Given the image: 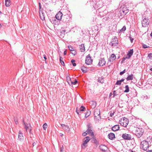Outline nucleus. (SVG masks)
Wrapping results in <instances>:
<instances>
[{"label": "nucleus", "mask_w": 152, "mask_h": 152, "mask_svg": "<svg viewBox=\"0 0 152 152\" xmlns=\"http://www.w3.org/2000/svg\"><path fill=\"white\" fill-rule=\"evenodd\" d=\"M39 16L41 19L42 20H45V14L44 12H41V13L39 12Z\"/></svg>", "instance_id": "nucleus-19"}, {"label": "nucleus", "mask_w": 152, "mask_h": 152, "mask_svg": "<svg viewBox=\"0 0 152 152\" xmlns=\"http://www.w3.org/2000/svg\"><path fill=\"white\" fill-rule=\"evenodd\" d=\"M123 120L124 121V122H127V123H128L129 122V120L128 118H124L123 119Z\"/></svg>", "instance_id": "nucleus-37"}, {"label": "nucleus", "mask_w": 152, "mask_h": 152, "mask_svg": "<svg viewBox=\"0 0 152 152\" xmlns=\"http://www.w3.org/2000/svg\"><path fill=\"white\" fill-rule=\"evenodd\" d=\"M150 70L152 71V67H151V68H150Z\"/></svg>", "instance_id": "nucleus-63"}, {"label": "nucleus", "mask_w": 152, "mask_h": 152, "mask_svg": "<svg viewBox=\"0 0 152 152\" xmlns=\"http://www.w3.org/2000/svg\"><path fill=\"white\" fill-rule=\"evenodd\" d=\"M118 44V41L117 38L116 37H114V38L112 39L111 42H110V44L113 47L114 46H115L117 45Z\"/></svg>", "instance_id": "nucleus-7"}, {"label": "nucleus", "mask_w": 152, "mask_h": 152, "mask_svg": "<svg viewBox=\"0 0 152 152\" xmlns=\"http://www.w3.org/2000/svg\"><path fill=\"white\" fill-rule=\"evenodd\" d=\"M85 61L86 64L87 65H89L92 63L93 60L91 58L90 54H88L86 57Z\"/></svg>", "instance_id": "nucleus-8"}, {"label": "nucleus", "mask_w": 152, "mask_h": 152, "mask_svg": "<svg viewBox=\"0 0 152 152\" xmlns=\"http://www.w3.org/2000/svg\"><path fill=\"white\" fill-rule=\"evenodd\" d=\"M91 129L92 128H88L86 132L88 134L89 133L91 134V135H92V136H93L94 135V134L93 132H92Z\"/></svg>", "instance_id": "nucleus-23"}, {"label": "nucleus", "mask_w": 152, "mask_h": 152, "mask_svg": "<svg viewBox=\"0 0 152 152\" xmlns=\"http://www.w3.org/2000/svg\"><path fill=\"white\" fill-rule=\"evenodd\" d=\"M123 12L124 14H125V15L127 13L128 11L127 10L126 11H122Z\"/></svg>", "instance_id": "nucleus-51"}, {"label": "nucleus", "mask_w": 152, "mask_h": 152, "mask_svg": "<svg viewBox=\"0 0 152 152\" xmlns=\"http://www.w3.org/2000/svg\"><path fill=\"white\" fill-rule=\"evenodd\" d=\"M113 97L114 98L115 96L117 95V94H116V91H114L113 92Z\"/></svg>", "instance_id": "nucleus-38"}, {"label": "nucleus", "mask_w": 152, "mask_h": 152, "mask_svg": "<svg viewBox=\"0 0 152 152\" xmlns=\"http://www.w3.org/2000/svg\"><path fill=\"white\" fill-rule=\"evenodd\" d=\"M114 113H115L114 112H113V113H112L111 112L110 113V116L112 117L113 116V115H114Z\"/></svg>", "instance_id": "nucleus-49"}, {"label": "nucleus", "mask_w": 152, "mask_h": 152, "mask_svg": "<svg viewBox=\"0 0 152 152\" xmlns=\"http://www.w3.org/2000/svg\"><path fill=\"white\" fill-rule=\"evenodd\" d=\"M76 51L75 50V49L71 51V53L74 56L76 54Z\"/></svg>", "instance_id": "nucleus-36"}, {"label": "nucleus", "mask_w": 152, "mask_h": 152, "mask_svg": "<svg viewBox=\"0 0 152 152\" xmlns=\"http://www.w3.org/2000/svg\"><path fill=\"white\" fill-rule=\"evenodd\" d=\"M148 57L151 59H152V53H150L148 54Z\"/></svg>", "instance_id": "nucleus-41"}, {"label": "nucleus", "mask_w": 152, "mask_h": 152, "mask_svg": "<svg viewBox=\"0 0 152 152\" xmlns=\"http://www.w3.org/2000/svg\"><path fill=\"white\" fill-rule=\"evenodd\" d=\"M85 113V117L86 118H87L90 115V114H91V111L89 110H87V111Z\"/></svg>", "instance_id": "nucleus-27"}, {"label": "nucleus", "mask_w": 152, "mask_h": 152, "mask_svg": "<svg viewBox=\"0 0 152 152\" xmlns=\"http://www.w3.org/2000/svg\"><path fill=\"white\" fill-rule=\"evenodd\" d=\"M86 132H85L83 133L82 135L83 136H85L86 134H88L87 132L86 133Z\"/></svg>", "instance_id": "nucleus-48"}, {"label": "nucleus", "mask_w": 152, "mask_h": 152, "mask_svg": "<svg viewBox=\"0 0 152 152\" xmlns=\"http://www.w3.org/2000/svg\"><path fill=\"white\" fill-rule=\"evenodd\" d=\"M150 145H151L147 141L145 140L141 142L140 147L143 150L146 151L147 150Z\"/></svg>", "instance_id": "nucleus-2"}, {"label": "nucleus", "mask_w": 152, "mask_h": 152, "mask_svg": "<svg viewBox=\"0 0 152 152\" xmlns=\"http://www.w3.org/2000/svg\"><path fill=\"white\" fill-rule=\"evenodd\" d=\"M151 138L152 137H147L146 140H145V141H147V142H148L151 145V142H152Z\"/></svg>", "instance_id": "nucleus-25"}, {"label": "nucleus", "mask_w": 152, "mask_h": 152, "mask_svg": "<svg viewBox=\"0 0 152 152\" xmlns=\"http://www.w3.org/2000/svg\"><path fill=\"white\" fill-rule=\"evenodd\" d=\"M122 137L126 140H131V136L130 134L126 133L122 135Z\"/></svg>", "instance_id": "nucleus-10"}, {"label": "nucleus", "mask_w": 152, "mask_h": 152, "mask_svg": "<svg viewBox=\"0 0 152 152\" xmlns=\"http://www.w3.org/2000/svg\"><path fill=\"white\" fill-rule=\"evenodd\" d=\"M121 82L120 80H117L116 82L115 85H120L121 84Z\"/></svg>", "instance_id": "nucleus-39"}, {"label": "nucleus", "mask_w": 152, "mask_h": 152, "mask_svg": "<svg viewBox=\"0 0 152 152\" xmlns=\"http://www.w3.org/2000/svg\"><path fill=\"white\" fill-rule=\"evenodd\" d=\"M106 63V61L105 60L104 58H101L99 59L98 64L99 66H103L105 65Z\"/></svg>", "instance_id": "nucleus-11"}, {"label": "nucleus", "mask_w": 152, "mask_h": 152, "mask_svg": "<svg viewBox=\"0 0 152 152\" xmlns=\"http://www.w3.org/2000/svg\"><path fill=\"white\" fill-rule=\"evenodd\" d=\"M108 137L111 140H113L115 138V134L112 133L109 134L108 135Z\"/></svg>", "instance_id": "nucleus-18"}, {"label": "nucleus", "mask_w": 152, "mask_h": 152, "mask_svg": "<svg viewBox=\"0 0 152 152\" xmlns=\"http://www.w3.org/2000/svg\"><path fill=\"white\" fill-rule=\"evenodd\" d=\"M134 77V75L133 74H131L129 75L126 78V80L127 81L129 80H132L133 79Z\"/></svg>", "instance_id": "nucleus-22"}, {"label": "nucleus", "mask_w": 152, "mask_h": 152, "mask_svg": "<svg viewBox=\"0 0 152 152\" xmlns=\"http://www.w3.org/2000/svg\"><path fill=\"white\" fill-rule=\"evenodd\" d=\"M63 60V58H62L60 56V61L61 62V63L62 65L63 66H64L65 64Z\"/></svg>", "instance_id": "nucleus-29"}, {"label": "nucleus", "mask_w": 152, "mask_h": 152, "mask_svg": "<svg viewBox=\"0 0 152 152\" xmlns=\"http://www.w3.org/2000/svg\"><path fill=\"white\" fill-rule=\"evenodd\" d=\"M133 49H130V50L128 51L127 53L128 57H126V58L127 59L129 58L133 55Z\"/></svg>", "instance_id": "nucleus-16"}, {"label": "nucleus", "mask_w": 152, "mask_h": 152, "mask_svg": "<svg viewBox=\"0 0 152 152\" xmlns=\"http://www.w3.org/2000/svg\"><path fill=\"white\" fill-rule=\"evenodd\" d=\"M14 121H15V122L16 124H17V123H18V121H17V120H16L15 119L14 120Z\"/></svg>", "instance_id": "nucleus-57"}, {"label": "nucleus", "mask_w": 152, "mask_h": 152, "mask_svg": "<svg viewBox=\"0 0 152 152\" xmlns=\"http://www.w3.org/2000/svg\"><path fill=\"white\" fill-rule=\"evenodd\" d=\"M93 142L95 143L96 144V145H99V142H98V141H97V140H96V139H94L93 140Z\"/></svg>", "instance_id": "nucleus-33"}, {"label": "nucleus", "mask_w": 152, "mask_h": 152, "mask_svg": "<svg viewBox=\"0 0 152 152\" xmlns=\"http://www.w3.org/2000/svg\"><path fill=\"white\" fill-rule=\"evenodd\" d=\"M144 130L142 128H137L135 131V134L138 138H140L142 135Z\"/></svg>", "instance_id": "nucleus-3"}, {"label": "nucleus", "mask_w": 152, "mask_h": 152, "mask_svg": "<svg viewBox=\"0 0 152 152\" xmlns=\"http://www.w3.org/2000/svg\"><path fill=\"white\" fill-rule=\"evenodd\" d=\"M80 111L79 110V109H78L77 108L76 109V112L77 113V114L78 115H80Z\"/></svg>", "instance_id": "nucleus-46"}, {"label": "nucleus", "mask_w": 152, "mask_h": 152, "mask_svg": "<svg viewBox=\"0 0 152 152\" xmlns=\"http://www.w3.org/2000/svg\"><path fill=\"white\" fill-rule=\"evenodd\" d=\"M85 109V108L83 106H82L80 107V108L79 110L81 112L84 111Z\"/></svg>", "instance_id": "nucleus-30"}, {"label": "nucleus", "mask_w": 152, "mask_h": 152, "mask_svg": "<svg viewBox=\"0 0 152 152\" xmlns=\"http://www.w3.org/2000/svg\"><path fill=\"white\" fill-rule=\"evenodd\" d=\"M116 58V56L114 54H112L111 55V56L110 57L108 61L110 62H113Z\"/></svg>", "instance_id": "nucleus-15"}, {"label": "nucleus", "mask_w": 152, "mask_h": 152, "mask_svg": "<svg viewBox=\"0 0 152 152\" xmlns=\"http://www.w3.org/2000/svg\"><path fill=\"white\" fill-rule=\"evenodd\" d=\"M66 53H67L66 51V50H65V51H64V55H65L66 54Z\"/></svg>", "instance_id": "nucleus-56"}, {"label": "nucleus", "mask_w": 152, "mask_h": 152, "mask_svg": "<svg viewBox=\"0 0 152 152\" xmlns=\"http://www.w3.org/2000/svg\"><path fill=\"white\" fill-rule=\"evenodd\" d=\"M128 123H127V122H123V125L124 127H126Z\"/></svg>", "instance_id": "nucleus-44"}, {"label": "nucleus", "mask_w": 152, "mask_h": 152, "mask_svg": "<svg viewBox=\"0 0 152 152\" xmlns=\"http://www.w3.org/2000/svg\"><path fill=\"white\" fill-rule=\"evenodd\" d=\"M63 14L61 12L59 11L56 15V18L58 20H60L62 18Z\"/></svg>", "instance_id": "nucleus-12"}, {"label": "nucleus", "mask_w": 152, "mask_h": 152, "mask_svg": "<svg viewBox=\"0 0 152 152\" xmlns=\"http://www.w3.org/2000/svg\"><path fill=\"white\" fill-rule=\"evenodd\" d=\"M48 127V125L46 123L44 124L43 126V127L44 130H45Z\"/></svg>", "instance_id": "nucleus-34"}, {"label": "nucleus", "mask_w": 152, "mask_h": 152, "mask_svg": "<svg viewBox=\"0 0 152 152\" xmlns=\"http://www.w3.org/2000/svg\"><path fill=\"white\" fill-rule=\"evenodd\" d=\"M129 152H135V151H134L132 150H130L129 151Z\"/></svg>", "instance_id": "nucleus-59"}, {"label": "nucleus", "mask_w": 152, "mask_h": 152, "mask_svg": "<svg viewBox=\"0 0 152 152\" xmlns=\"http://www.w3.org/2000/svg\"><path fill=\"white\" fill-rule=\"evenodd\" d=\"M99 148L103 152H105L107 150V147L104 145H101L99 146Z\"/></svg>", "instance_id": "nucleus-13"}, {"label": "nucleus", "mask_w": 152, "mask_h": 152, "mask_svg": "<svg viewBox=\"0 0 152 152\" xmlns=\"http://www.w3.org/2000/svg\"><path fill=\"white\" fill-rule=\"evenodd\" d=\"M119 126L118 125H116L113 126L112 128V130L113 131H116L119 129Z\"/></svg>", "instance_id": "nucleus-17"}, {"label": "nucleus", "mask_w": 152, "mask_h": 152, "mask_svg": "<svg viewBox=\"0 0 152 152\" xmlns=\"http://www.w3.org/2000/svg\"><path fill=\"white\" fill-rule=\"evenodd\" d=\"M126 30V27L125 26H124L122 29L120 31V32H124Z\"/></svg>", "instance_id": "nucleus-35"}, {"label": "nucleus", "mask_w": 152, "mask_h": 152, "mask_svg": "<svg viewBox=\"0 0 152 152\" xmlns=\"http://www.w3.org/2000/svg\"><path fill=\"white\" fill-rule=\"evenodd\" d=\"M18 138L20 140H23V135L22 133L20 131H19L18 133Z\"/></svg>", "instance_id": "nucleus-20"}, {"label": "nucleus", "mask_w": 152, "mask_h": 152, "mask_svg": "<svg viewBox=\"0 0 152 152\" xmlns=\"http://www.w3.org/2000/svg\"><path fill=\"white\" fill-rule=\"evenodd\" d=\"M61 126L63 129L67 132H69L70 131V128L68 125H65L64 124H61Z\"/></svg>", "instance_id": "nucleus-14"}, {"label": "nucleus", "mask_w": 152, "mask_h": 152, "mask_svg": "<svg viewBox=\"0 0 152 152\" xmlns=\"http://www.w3.org/2000/svg\"><path fill=\"white\" fill-rule=\"evenodd\" d=\"M126 72V69H124L123 71L121 72L120 73V75H122L124 73Z\"/></svg>", "instance_id": "nucleus-43"}, {"label": "nucleus", "mask_w": 152, "mask_h": 152, "mask_svg": "<svg viewBox=\"0 0 152 152\" xmlns=\"http://www.w3.org/2000/svg\"><path fill=\"white\" fill-rule=\"evenodd\" d=\"M81 69L83 72L85 73L87 71L88 69L86 67L82 66L81 67Z\"/></svg>", "instance_id": "nucleus-26"}, {"label": "nucleus", "mask_w": 152, "mask_h": 152, "mask_svg": "<svg viewBox=\"0 0 152 152\" xmlns=\"http://www.w3.org/2000/svg\"><path fill=\"white\" fill-rule=\"evenodd\" d=\"M87 126L88 128H89V129L92 128L91 126V124H88Z\"/></svg>", "instance_id": "nucleus-47"}, {"label": "nucleus", "mask_w": 152, "mask_h": 152, "mask_svg": "<svg viewBox=\"0 0 152 152\" xmlns=\"http://www.w3.org/2000/svg\"><path fill=\"white\" fill-rule=\"evenodd\" d=\"M66 80H67V82H68V81L69 80H70V77H66Z\"/></svg>", "instance_id": "nucleus-52"}, {"label": "nucleus", "mask_w": 152, "mask_h": 152, "mask_svg": "<svg viewBox=\"0 0 152 152\" xmlns=\"http://www.w3.org/2000/svg\"><path fill=\"white\" fill-rule=\"evenodd\" d=\"M62 31H63L64 32H64H66V31H65V30H62Z\"/></svg>", "instance_id": "nucleus-62"}, {"label": "nucleus", "mask_w": 152, "mask_h": 152, "mask_svg": "<svg viewBox=\"0 0 152 152\" xmlns=\"http://www.w3.org/2000/svg\"><path fill=\"white\" fill-rule=\"evenodd\" d=\"M125 79L124 78H122L121 80H120V81L121 82H123L124 80Z\"/></svg>", "instance_id": "nucleus-54"}, {"label": "nucleus", "mask_w": 152, "mask_h": 152, "mask_svg": "<svg viewBox=\"0 0 152 152\" xmlns=\"http://www.w3.org/2000/svg\"><path fill=\"white\" fill-rule=\"evenodd\" d=\"M129 38L131 42H132L134 39L130 37H129Z\"/></svg>", "instance_id": "nucleus-50"}, {"label": "nucleus", "mask_w": 152, "mask_h": 152, "mask_svg": "<svg viewBox=\"0 0 152 152\" xmlns=\"http://www.w3.org/2000/svg\"><path fill=\"white\" fill-rule=\"evenodd\" d=\"M36 144H37L35 142H34L33 143L32 145H33V146H34Z\"/></svg>", "instance_id": "nucleus-55"}, {"label": "nucleus", "mask_w": 152, "mask_h": 152, "mask_svg": "<svg viewBox=\"0 0 152 152\" xmlns=\"http://www.w3.org/2000/svg\"><path fill=\"white\" fill-rule=\"evenodd\" d=\"M125 90L124 91V92L125 93L128 92L129 91V87L127 85H126L125 87Z\"/></svg>", "instance_id": "nucleus-28"}, {"label": "nucleus", "mask_w": 152, "mask_h": 152, "mask_svg": "<svg viewBox=\"0 0 152 152\" xmlns=\"http://www.w3.org/2000/svg\"><path fill=\"white\" fill-rule=\"evenodd\" d=\"M146 152H152V150H149L147 151Z\"/></svg>", "instance_id": "nucleus-61"}, {"label": "nucleus", "mask_w": 152, "mask_h": 152, "mask_svg": "<svg viewBox=\"0 0 152 152\" xmlns=\"http://www.w3.org/2000/svg\"><path fill=\"white\" fill-rule=\"evenodd\" d=\"M100 112L99 109H96L94 112V118H95L97 116L99 119H101V116L100 115Z\"/></svg>", "instance_id": "nucleus-9"}, {"label": "nucleus", "mask_w": 152, "mask_h": 152, "mask_svg": "<svg viewBox=\"0 0 152 152\" xmlns=\"http://www.w3.org/2000/svg\"><path fill=\"white\" fill-rule=\"evenodd\" d=\"M64 146L63 145L62 146V147L60 148V152H64Z\"/></svg>", "instance_id": "nucleus-42"}, {"label": "nucleus", "mask_w": 152, "mask_h": 152, "mask_svg": "<svg viewBox=\"0 0 152 152\" xmlns=\"http://www.w3.org/2000/svg\"><path fill=\"white\" fill-rule=\"evenodd\" d=\"M84 141L81 146L82 148L85 149L87 146V143L90 141V138L89 137H87L83 139Z\"/></svg>", "instance_id": "nucleus-5"}, {"label": "nucleus", "mask_w": 152, "mask_h": 152, "mask_svg": "<svg viewBox=\"0 0 152 152\" xmlns=\"http://www.w3.org/2000/svg\"><path fill=\"white\" fill-rule=\"evenodd\" d=\"M75 60L74 59H72L71 61V62L72 63V64L73 65V66H75L76 65V64L75 62Z\"/></svg>", "instance_id": "nucleus-31"}, {"label": "nucleus", "mask_w": 152, "mask_h": 152, "mask_svg": "<svg viewBox=\"0 0 152 152\" xmlns=\"http://www.w3.org/2000/svg\"><path fill=\"white\" fill-rule=\"evenodd\" d=\"M43 56H44V58L45 59V60H46L47 59V58H46V57L45 55H43Z\"/></svg>", "instance_id": "nucleus-58"}, {"label": "nucleus", "mask_w": 152, "mask_h": 152, "mask_svg": "<svg viewBox=\"0 0 152 152\" xmlns=\"http://www.w3.org/2000/svg\"><path fill=\"white\" fill-rule=\"evenodd\" d=\"M80 48L81 52H84L85 50L84 44H81L80 46Z\"/></svg>", "instance_id": "nucleus-21"}, {"label": "nucleus", "mask_w": 152, "mask_h": 152, "mask_svg": "<svg viewBox=\"0 0 152 152\" xmlns=\"http://www.w3.org/2000/svg\"><path fill=\"white\" fill-rule=\"evenodd\" d=\"M112 93L111 92L109 94V97L111 96H112Z\"/></svg>", "instance_id": "nucleus-60"}, {"label": "nucleus", "mask_w": 152, "mask_h": 152, "mask_svg": "<svg viewBox=\"0 0 152 152\" xmlns=\"http://www.w3.org/2000/svg\"><path fill=\"white\" fill-rule=\"evenodd\" d=\"M23 125L24 126V128L26 129V131L27 132L28 131L30 133H31V126L30 124L29 123H25L23 121Z\"/></svg>", "instance_id": "nucleus-6"}, {"label": "nucleus", "mask_w": 152, "mask_h": 152, "mask_svg": "<svg viewBox=\"0 0 152 152\" xmlns=\"http://www.w3.org/2000/svg\"><path fill=\"white\" fill-rule=\"evenodd\" d=\"M143 19L142 21V26L143 27H146L150 23V20L148 19V18L143 17Z\"/></svg>", "instance_id": "nucleus-4"}, {"label": "nucleus", "mask_w": 152, "mask_h": 152, "mask_svg": "<svg viewBox=\"0 0 152 152\" xmlns=\"http://www.w3.org/2000/svg\"><path fill=\"white\" fill-rule=\"evenodd\" d=\"M68 47L69 50H70L71 51H72L75 49L74 48L71 46H68Z\"/></svg>", "instance_id": "nucleus-32"}, {"label": "nucleus", "mask_w": 152, "mask_h": 152, "mask_svg": "<svg viewBox=\"0 0 152 152\" xmlns=\"http://www.w3.org/2000/svg\"><path fill=\"white\" fill-rule=\"evenodd\" d=\"M150 47L149 46H147L145 44H143L142 45V48H149Z\"/></svg>", "instance_id": "nucleus-40"}, {"label": "nucleus", "mask_w": 152, "mask_h": 152, "mask_svg": "<svg viewBox=\"0 0 152 152\" xmlns=\"http://www.w3.org/2000/svg\"><path fill=\"white\" fill-rule=\"evenodd\" d=\"M39 5L40 8V7H40V3H39Z\"/></svg>", "instance_id": "nucleus-64"}, {"label": "nucleus", "mask_w": 152, "mask_h": 152, "mask_svg": "<svg viewBox=\"0 0 152 152\" xmlns=\"http://www.w3.org/2000/svg\"><path fill=\"white\" fill-rule=\"evenodd\" d=\"M72 17V15L71 14H66L63 16L62 20L63 22L62 24L66 27L69 26Z\"/></svg>", "instance_id": "nucleus-1"}, {"label": "nucleus", "mask_w": 152, "mask_h": 152, "mask_svg": "<svg viewBox=\"0 0 152 152\" xmlns=\"http://www.w3.org/2000/svg\"><path fill=\"white\" fill-rule=\"evenodd\" d=\"M126 58V57H124L122 59V62L124 61Z\"/></svg>", "instance_id": "nucleus-53"}, {"label": "nucleus", "mask_w": 152, "mask_h": 152, "mask_svg": "<svg viewBox=\"0 0 152 152\" xmlns=\"http://www.w3.org/2000/svg\"><path fill=\"white\" fill-rule=\"evenodd\" d=\"M5 6L6 7H9L11 5L10 0H5Z\"/></svg>", "instance_id": "nucleus-24"}, {"label": "nucleus", "mask_w": 152, "mask_h": 152, "mask_svg": "<svg viewBox=\"0 0 152 152\" xmlns=\"http://www.w3.org/2000/svg\"><path fill=\"white\" fill-rule=\"evenodd\" d=\"M77 81L76 79H75V81L74 82H71V83H72V84L73 85H75L77 83Z\"/></svg>", "instance_id": "nucleus-45"}]
</instances>
